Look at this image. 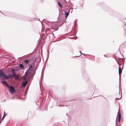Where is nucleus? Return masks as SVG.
Returning <instances> with one entry per match:
<instances>
[{"mask_svg":"<svg viewBox=\"0 0 126 126\" xmlns=\"http://www.w3.org/2000/svg\"><path fill=\"white\" fill-rule=\"evenodd\" d=\"M37 66L36 67V68H37Z\"/></svg>","mask_w":126,"mask_h":126,"instance_id":"obj_30","label":"nucleus"},{"mask_svg":"<svg viewBox=\"0 0 126 126\" xmlns=\"http://www.w3.org/2000/svg\"><path fill=\"white\" fill-rule=\"evenodd\" d=\"M59 106L60 107H61V106H64V105H59Z\"/></svg>","mask_w":126,"mask_h":126,"instance_id":"obj_23","label":"nucleus"},{"mask_svg":"<svg viewBox=\"0 0 126 126\" xmlns=\"http://www.w3.org/2000/svg\"><path fill=\"white\" fill-rule=\"evenodd\" d=\"M118 121L119 122L120 120V119L121 118V113L120 112H118Z\"/></svg>","mask_w":126,"mask_h":126,"instance_id":"obj_11","label":"nucleus"},{"mask_svg":"<svg viewBox=\"0 0 126 126\" xmlns=\"http://www.w3.org/2000/svg\"><path fill=\"white\" fill-rule=\"evenodd\" d=\"M65 19H62L61 20V21H59V22L58 24H57L58 25V26H60L62 25L63 24V22L65 21Z\"/></svg>","mask_w":126,"mask_h":126,"instance_id":"obj_6","label":"nucleus"},{"mask_svg":"<svg viewBox=\"0 0 126 126\" xmlns=\"http://www.w3.org/2000/svg\"><path fill=\"white\" fill-rule=\"evenodd\" d=\"M104 56L105 57H108V56H107V55H106V54H105L104 55Z\"/></svg>","mask_w":126,"mask_h":126,"instance_id":"obj_22","label":"nucleus"},{"mask_svg":"<svg viewBox=\"0 0 126 126\" xmlns=\"http://www.w3.org/2000/svg\"><path fill=\"white\" fill-rule=\"evenodd\" d=\"M70 10L69 11H68V12H66L65 11H64V13L65 14V16L66 17V19L68 16V15H69V13L70 12Z\"/></svg>","mask_w":126,"mask_h":126,"instance_id":"obj_9","label":"nucleus"},{"mask_svg":"<svg viewBox=\"0 0 126 126\" xmlns=\"http://www.w3.org/2000/svg\"><path fill=\"white\" fill-rule=\"evenodd\" d=\"M74 28H76V26H77V24L76 22L75 21H74Z\"/></svg>","mask_w":126,"mask_h":126,"instance_id":"obj_17","label":"nucleus"},{"mask_svg":"<svg viewBox=\"0 0 126 126\" xmlns=\"http://www.w3.org/2000/svg\"><path fill=\"white\" fill-rule=\"evenodd\" d=\"M80 53H81V54H82V55H85V54H82V53L80 51Z\"/></svg>","mask_w":126,"mask_h":126,"instance_id":"obj_20","label":"nucleus"},{"mask_svg":"<svg viewBox=\"0 0 126 126\" xmlns=\"http://www.w3.org/2000/svg\"><path fill=\"white\" fill-rule=\"evenodd\" d=\"M28 83V82L26 81V80H25L24 82L22 83V85L24 87H25L26 86Z\"/></svg>","mask_w":126,"mask_h":126,"instance_id":"obj_10","label":"nucleus"},{"mask_svg":"<svg viewBox=\"0 0 126 126\" xmlns=\"http://www.w3.org/2000/svg\"><path fill=\"white\" fill-rule=\"evenodd\" d=\"M118 64L119 65V66H120V65L119 63H118Z\"/></svg>","mask_w":126,"mask_h":126,"instance_id":"obj_26","label":"nucleus"},{"mask_svg":"<svg viewBox=\"0 0 126 126\" xmlns=\"http://www.w3.org/2000/svg\"><path fill=\"white\" fill-rule=\"evenodd\" d=\"M30 61L28 60H26L24 61L25 63H28L30 62Z\"/></svg>","mask_w":126,"mask_h":126,"instance_id":"obj_15","label":"nucleus"},{"mask_svg":"<svg viewBox=\"0 0 126 126\" xmlns=\"http://www.w3.org/2000/svg\"><path fill=\"white\" fill-rule=\"evenodd\" d=\"M0 78L2 79H7L13 78L12 74L8 75H5L4 72L1 70H0Z\"/></svg>","mask_w":126,"mask_h":126,"instance_id":"obj_1","label":"nucleus"},{"mask_svg":"<svg viewBox=\"0 0 126 126\" xmlns=\"http://www.w3.org/2000/svg\"><path fill=\"white\" fill-rule=\"evenodd\" d=\"M119 98H115V100H116V99H119Z\"/></svg>","mask_w":126,"mask_h":126,"instance_id":"obj_25","label":"nucleus"},{"mask_svg":"<svg viewBox=\"0 0 126 126\" xmlns=\"http://www.w3.org/2000/svg\"><path fill=\"white\" fill-rule=\"evenodd\" d=\"M30 68H28L26 72L25 73L26 74H27V75H28V73H29V71L30 70Z\"/></svg>","mask_w":126,"mask_h":126,"instance_id":"obj_12","label":"nucleus"},{"mask_svg":"<svg viewBox=\"0 0 126 126\" xmlns=\"http://www.w3.org/2000/svg\"><path fill=\"white\" fill-rule=\"evenodd\" d=\"M12 72L13 73L12 74V76H13V77H14L16 79H18L19 78V77L15 73L14 70H12Z\"/></svg>","mask_w":126,"mask_h":126,"instance_id":"obj_5","label":"nucleus"},{"mask_svg":"<svg viewBox=\"0 0 126 126\" xmlns=\"http://www.w3.org/2000/svg\"><path fill=\"white\" fill-rule=\"evenodd\" d=\"M58 5L61 8H62V7H63V6H62V5H61V3L60 2H58Z\"/></svg>","mask_w":126,"mask_h":126,"instance_id":"obj_16","label":"nucleus"},{"mask_svg":"<svg viewBox=\"0 0 126 126\" xmlns=\"http://www.w3.org/2000/svg\"><path fill=\"white\" fill-rule=\"evenodd\" d=\"M27 74H25L22 77V78L23 79H25L26 80V77L27 75Z\"/></svg>","mask_w":126,"mask_h":126,"instance_id":"obj_13","label":"nucleus"},{"mask_svg":"<svg viewBox=\"0 0 126 126\" xmlns=\"http://www.w3.org/2000/svg\"><path fill=\"white\" fill-rule=\"evenodd\" d=\"M19 66L22 69H23L24 68V66L22 64H20L19 65Z\"/></svg>","mask_w":126,"mask_h":126,"instance_id":"obj_14","label":"nucleus"},{"mask_svg":"<svg viewBox=\"0 0 126 126\" xmlns=\"http://www.w3.org/2000/svg\"><path fill=\"white\" fill-rule=\"evenodd\" d=\"M55 37H54V38H55Z\"/></svg>","mask_w":126,"mask_h":126,"instance_id":"obj_32","label":"nucleus"},{"mask_svg":"<svg viewBox=\"0 0 126 126\" xmlns=\"http://www.w3.org/2000/svg\"><path fill=\"white\" fill-rule=\"evenodd\" d=\"M53 36H54V34H53Z\"/></svg>","mask_w":126,"mask_h":126,"instance_id":"obj_28","label":"nucleus"},{"mask_svg":"<svg viewBox=\"0 0 126 126\" xmlns=\"http://www.w3.org/2000/svg\"><path fill=\"white\" fill-rule=\"evenodd\" d=\"M8 88L9 89V92L10 94H11L15 92V89L12 86H9V87H8Z\"/></svg>","mask_w":126,"mask_h":126,"instance_id":"obj_3","label":"nucleus"},{"mask_svg":"<svg viewBox=\"0 0 126 126\" xmlns=\"http://www.w3.org/2000/svg\"><path fill=\"white\" fill-rule=\"evenodd\" d=\"M6 114L5 113H4L3 116L1 119V120H3V119L5 117V116H6Z\"/></svg>","mask_w":126,"mask_h":126,"instance_id":"obj_18","label":"nucleus"},{"mask_svg":"<svg viewBox=\"0 0 126 126\" xmlns=\"http://www.w3.org/2000/svg\"><path fill=\"white\" fill-rule=\"evenodd\" d=\"M122 71V69L121 68H120V67H119V84L120 85V82L121 81V79H120V74L121 73Z\"/></svg>","mask_w":126,"mask_h":126,"instance_id":"obj_8","label":"nucleus"},{"mask_svg":"<svg viewBox=\"0 0 126 126\" xmlns=\"http://www.w3.org/2000/svg\"><path fill=\"white\" fill-rule=\"evenodd\" d=\"M1 122V121L0 122V123Z\"/></svg>","mask_w":126,"mask_h":126,"instance_id":"obj_31","label":"nucleus"},{"mask_svg":"<svg viewBox=\"0 0 126 126\" xmlns=\"http://www.w3.org/2000/svg\"><path fill=\"white\" fill-rule=\"evenodd\" d=\"M58 25L56 23H55L54 22L51 23V28L52 30H54L57 31L58 30Z\"/></svg>","mask_w":126,"mask_h":126,"instance_id":"obj_2","label":"nucleus"},{"mask_svg":"<svg viewBox=\"0 0 126 126\" xmlns=\"http://www.w3.org/2000/svg\"><path fill=\"white\" fill-rule=\"evenodd\" d=\"M78 57V56H75V57Z\"/></svg>","mask_w":126,"mask_h":126,"instance_id":"obj_27","label":"nucleus"},{"mask_svg":"<svg viewBox=\"0 0 126 126\" xmlns=\"http://www.w3.org/2000/svg\"><path fill=\"white\" fill-rule=\"evenodd\" d=\"M70 12H71V13H72V10L71 11L70 10Z\"/></svg>","mask_w":126,"mask_h":126,"instance_id":"obj_24","label":"nucleus"},{"mask_svg":"<svg viewBox=\"0 0 126 126\" xmlns=\"http://www.w3.org/2000/svg\"><path fill=\"white\" fill-rule=\"evenodd\" d=\"M65 6L64 7H67L70 10H72L73 9V8L70 6L71 3H70V2H65Z\"/></svg>","mask_w":126,"mask_h":126,"instance_id":"obj_4","label":"nucleus"},{"mask_svg":"<svg viewBox=\"0 0 126 126\" xmlns=\"http://www.w3.org/2000/svg\"><path fill=\"white\" fill-rule=\"evenodd\" d=\"M32 65H30V67L29 68H30V69L31 68H32Z\"/></svg>","mask_w":126,"mask_h":126,"instance_id":"obj_19","label":"nucleus"},{"mask_svg":"<svg viewBox=\"0 0 126 126\" xmlns=\"http://www.w3.org/2000/svg\"><path fill=\"white\" fill-rule=\"evenodd\" d=\"M1 83L3 85H5L7 87H9V85L5 81L3 80L1 81Z\"/></svg>","mask_w":126,"mask_h":126,"instance_id":"obj_7","label":"nucleus"},{"mask_svg":"<svg viewBox=\"0 0 126 126\" xmlns=\"http://www.w3.org/2000/svg\"><path fill=\"white\" fill-rule=\"evenodd\" d=\"M86 55H89V56H92V57H93L94 58V56H91L89 54H87Z\"/></svg>","mask_w":126,"mask_h":126,"instance_id":"obj_21","label":"nucleus"},{"mask_svg":"<svg viewBox=\"0 0 126 126\" xmlns=\"http://www.w3.org/2000/svg\"><path fill=\"white\" fill-rule=\"evenodd\" d=\"M124 61H125V60H124Z\"/></svg>","mask_w":126,"mask_h":126,"instance_id":"obj_33","label":"nucleus"},{"mask_svg":"<svg viewBox=\"0 0 126 126\" xmlns=\"http://www.w3.org/2000/svg\"><path fill=\"white\" fill-rule=\"evenodd\" d=\"M120 108H119V110Z\"/></svg>","mask_w":126,"mask_h":126,"instance_id":"obj_29","label":"nucleus"}]
</instances>
